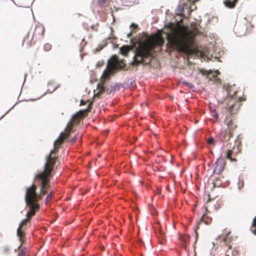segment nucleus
Here are the masks:
<instances>
[{"instance_id":"9b49d317","label":"nucleus","mask_w":256,"mask_h":256,"mask_svg":"<svg viewBox=\"0 0 256 256\" xmlns=\"http://www.w3.org/2000/svg\"><path fill=\"white\" fill-rule=\"evenodd\" d=\"M136 82V78L134 77H131L128 78L122 84V87L124 89L130 88Z\"/></svg>"},{"instance_id":"a18cd8bd","label":"nucleus","mask_w":256,"mask_h":256,"mask_svg":"<svg viewBox=\"0 0 256 256\" xmlns=\"http://www.w3.org/2000/svg\"><path fill=\"white\" fill-rule=\"evenodd\" d=\"M134 256H142L140 254V253H136L134 255Z\"/></svg>"},{"instance_id":"e433bc0d","label":"nucleus","mask_w":256,"mask_h":256,"mask_svg":"<svg viewBox=\"0 0 256 256\" xmlns=\"http://www.w3.org/2000/svg\"><path fill=\"white\" fill-rule=\"evenodd\" d=\"M53 84H54V82L52 80H50V81L48 82V86H50L52 85Z\"/></svg>"},{"instance_id":"4d7b16f0","label":"nucleus","mask_w":256,"mask_h":256,"mask_svg":"<svg viewBox=\"0 0 256 256\" xmlns=\"http://www.w3.org/2000/svg\"><path fill=\"white\" fill-rule=\"evenodd\" d=\"M34 2V0L32 2V3H33V2Z\"/></svg>"},{"instance_id":"473e14b6","label":"nucleus","mask_w":256,"mask_h":256,"mask_svg":"<svg viewBox=\"0 0 256 256\" xmlns=\"http://www.w3.org/2000/svg\"><path fill=\"white\" fill-rule=\"evenodd\" d=\"M10 250V248L8 246H6L4 248V252L5 254H8Z\"/></svg>"},{"instance_id":"bb28decb","label":"nucleus","mask_w":256,"mask_h":256,"mask_svg":"<svg viewBox=\"0 0 256 256\" xmlns=\"http://www.w3.org/2000/svg\"><path fill=\"white\" fill-rule=\"evenodd\" d=\"M177 9L180 14H182L184 12V8L180 5L178 4V6Z\"/></svg>"},{"instance_id":"c756f323","label":"nucleus","mask_w":256,"mask_h":256,"mask_svg":"<svg viewBox=\"0 0 256 256\" xmlns=\"http://www.w3.org/2000/svg\"><path fill=\"white\" fill-rule=\"evenodd\" d=\"M103 48L104 46H100L98 47L95 48L94 52L96 54V52H100Z\"/></svg>"},{"instance_id":"5fc2aeb1","label":"nucleus","mask_w":256,"mask_h":256,"mask_svg":"<svg viewBox=\"0 0 256 256\" xmlns=\"http://www.w3.org/2000/svg\"><path fill=\"white\" fill-rule=\"evenodd\" d=\"M198 224H198V226H197V228H198Z\"/></svg>"},{"instance_id":"3c124183","label":"nucleus","mask_w":256,"mask_h":256,"mask_svg":"<svg viewBox=\"0 0 256 256\" xmlns=\"http://www.w3.org/2000/svg\"><path fill=\"white\" fill-rule=\"evenodd\" d=\"M244 30H246V26H244ZM245 32H246V30H245Z\"/></svg>"},{"instance_id":"6e6552de","label":"nucleus","mask_w":256,"mask_h":256,"mask_svg":"<svg viewBox=\"0 0 256 256\" xmlns=\"http://www.w3.org/2000/svg\"><path fill=\"white\" fill-rule=\"evenodd\" d=\"M214 173L216 172V170L218 169V172H222L224 169V160L220 156L214 164Z\"/></svg>"},{"instance_id":"a19ab883","label":"nucleus","mask_w":256,"mask_h":256,"mask_svg":"<svg viewBox=\"0 0 256 256\" xmlns=\"http://www.w3.org/2000/svg\"><path fill=\"white\" fill-rule=\"evenodd\" d=\"M106 0H98V2L104 4L106 2Z\"/></svg>"},{"instance_id":"09e8293b","label":"nucleus","mask_w":256,"mask_h":256,"mask_svg":"<svg viewBox=\"0 0 256 256\" xmlns=\"http://www.w3.org/2000/svg\"><path fill=\"white\" fill-rule=\"evenodd\" d=\"M196 240H197L198 238V233L196 232Z\"/></svg>"},{"instance_id":"c85d7f7f","label":"nucleus","mask_w":256,"mask_h":256,"mask_svg":"<svg viewBox=\"0 0 256 256\" xmlns=\"http://www.w3.org/2000/svg\"><path fill=\"white\" fill-rule=\"evenodd\" d=\"M213 117L216 120H218V114L216 112V110H214V112H213Z\"/></svg>"},{"instance_id":"a878e982","label":"nucleus","mask_w":256,"mask_h":256,"mask_svg":"<svg viewBox=\"0 0 256 256\" xmlns=\"http://www.w3.org/2000/svg\"><path fill=\"white\" fill-rule=\"evenodd\" d=\"M26 248H24L22 250H21L20 252L18 253V256H26Z\"/></svg>"},{"instance_id":"f257e3e1","label":"nucleus","mask_w":256,"mask_h":256,"mask_svg":"<svg viewBox=\"0 0 256 256\" xmlns=\"http://www.w3.org/2000/svg\"><path fill=\"white\" fill-rule=\"evenodd\" d=\"M226 91L228 98L230 99V100L228 102L227 108L225 109L228 114L225 116L224 122L230 130H234L236 128V126L233 123L232 120L230 118L229 116L234 114L237 112L240 106L238 101L241 98L240 96L238 100H235L237 92L234 91L233 94H231L228 90H226Z\"/></svg>"},{"instance_id":"ddd939ff","label":"nucleus","mask_w":256,"mask_h":256,"mask_svg":"<svg viewBox=\"0 0 256 256\" xmlns=\"http://www.w3.org/2000/svg\"><path fill=\"white\" fill-rule=\"evenodd\" d=\"M238 0H224L223 4L227 8H235Z\"/></svg>"},{"instance_id":"2f4dec72","label":"nucleus","mask_w":256,"mask_h":256,"mask_svg":"<svg viewBox=\"0 0 256 256\" xmlns=\"http://www.w3.org/2000/svg\"><path fill=\"white\" fill-rule=\"evenodd\" d=\"M18 104V102H16L9 110H8L1 118H4L11 110H12L14 106Z\"/></svg>"},{"instance_id":"6ab92c4d","label":"nucleus","mask_w":256,"mask_h":256,"mask_svg":"<svg viewBox=\"0 0 256 256\" xmlns=\"http://www.w3.org/2000/svg\"><path fill=\"white\" fill-rule=\"evenodd\" d=\"M54 193V191H51L50 193H48L45 198V203L48 204L50 202V198H52V196Z\"/></svg>"},{"instance_id":"20e7f679","label":"nucleus","mask_w":256,"mask_h":256,"mask_svg":"<svg viewBox=\"0 0 256 256\" xmlns=\"http://www.w3.org/2000/svg\"><path fill=\"white\" fill-rule=\"evenodd\" d=\"M34 180H38L40 181V191H43L44 190H48L50 188V184L48 182L44 179L43 174L40 172L36 174L34 178Z\"/></svg>"},{"instance_id":"49530a36","label":"nucleus","mask_w":256,"mask_h":256,"mask_svg":"<svg viewBox=\"0 0 256 256\" xmlns=\"http://www.w3.org/2000/svg\"><path fill=\"white\" fill-rule=\"evenodd\" d=\"M20 247H21V245H20L16 249H15L14 252H17L20 248Z\"/></svg>"},{"instance_id":"7c9ffc66","label":"nucleus","mask_w":256,"mask_h":256,"mask_svg":"<svg viewBox=\"0 0 256 256\" xmlns=\"http://www.w3.org/2000/svg\"><path fill=\"white\" fill-rule=\"evenodd\" d=\"M54 92L53 90L52 91H50L49 89H48L46 92L44 94L42 95L40 97H39L38 98V99H40V98H42L43 96H45L46 94H52V93Z\"/></svg>"},{"instance_id":"cd10ccee","label":"nucleus","mask_w":256,"mask_h":256,"mask_svg":"<svg viewBox=\"0 0 256 256\" xmlns=\"http://www.w3.org/2000/svg\"><path fill=\"white\" fill-rule=\"evenodd\" d=\"M130 28L131 29H132L133 30L136 29L138 28V25L137 24L133 22V23L131 24L130 25Z\"/></svg>"},{"instance_id":"6e6d98bb","label":"nucleus","mask_w":256,"mask_h":256,"mask_svg":"<svg viewBox=\"0 0 256 256\" xmlns=\"http://www.w3.org/2000/svg\"><path fill=\"white\" fill-rule=\"evenodd\" d=\"M225 256H229L228 255V254H226Z\"/></svg>"},{"instance_id":"393cba45","label":"nucleus","mask_w":256,"mask_h":256,"mask_svg":"<svg viewBox=\"0 0 256 256\" xmlns=\"http://www.w3.org/2000/svg\"><path fill=\"white\" fill-rule=\"evenodd\" d=\"M52 48V46L50 44H46L44 46V51H49Z\"/></svg>"},{"instance_id":"4c0bfd02","label":"nucleus","mask_w":256,"mask_h":256,"mask_svg":"<svg viewBox=\"0 0 256 256\" xmlns=\"http://www.w3.org/2000/svg\"><path fill=\"white\" fill-rule=\"evenodd\" d=\"M77 139V136H74V138L72 139V142H74L76 141Z\"/></svg>"},{"instance_id":"58836bf2","label":"nucleus","mask_w":256,"mask_h":256,"mask_svg":"<svg viewBox=\"0 0 256 256\" xmlns=\"http://www.w3.org/2000/svg\"><path fill=\"white\" fill-rule=\"evenodd\" d=\"M132 36V31L127 34V37L129 38H130Z\"/></svg>"},{"instance_id":"0eeeda50","label":"nucleus","mask_w":256,"mask_h":256,"mask_svg":"<svg viewBox=\"0 0 256 256\" xmlns=\"http://www.w3.org/2000/svg\"><path fill=\"white\" fill-rule=\"evenodd\" d=\"M136 55V58L138 57L137 58V64L138 65H140L144 62V61L148 58L150 56V54L148 52H144L143 50H140L137 52L136 54H135Z\"/></svg>"},{"instance_id":"37998d69","label":"nucleus","mask_w":256,"mask_h":256,"mask_svg":"<svg viewBox=\"0 0 256 256\" xmlns=\"http://www.w3.org/2000/svg\"><path fill=\"white\" fill-rule=\"evenodd\" d=\"M44 32H45V28H44L43 26V28H42V36H44Z\"/></svg>"},{"instance_id":"423d86ee","label":"nucleus","mask_w":256,"mask_h":256,"mask_svg":"<svg viewBox=\"0 0 256 256\" xmlns=\"http://www.w3.org/2000/svg\"><path fill=\"white\" fill-rule=\"evenodd\" d=\"M177 40L180 46H186L190 42V38L186 32H182L178 36Z\"/></svg>"},{"instance_id":"9d476101","label":"nucleus","mask_w":256,"mask_h":256,"mask_svg":"<svg viewBox=\"0 0 256 256\" xmlns=\"http://www.w3.org/2000/svg\"><path fill=\"white\" fill-rule=\"evenodd\" d=\"M230 232H228L226 230H223V233L218 236V240L224 242L225 244L228 246V242H230V241H228Z\"/></svg>"},{"instance_id":"8fccbe9b","label":"nucleus","mask_w":256,"mask_h":256,"mask_svg":"<svg viewBox=\"0 0 256 256\" xmlns=\"http://www.w3.org/2000/svg\"><path fill=\"white\" fill-rule=\"evenodd\" d=\"M35 100H36V99H31V100H31V101H34Z\"/></svg>"},{"instance_id":"5701e85b","label":"nucleus","mask_w":256,"mask_h":256,"mask_svg":"<svg viewBox=\"0 0 256 256\" xmlns=\"http://www.w3.org/2000/svg\"><path fill=\"white\" fill-rule=\"evenodd\" d=\"M48 192V190H44L43 191H40V193H38L37 192H36V193L40 196V198L38 199V200L42 199L44 196Z\"/></svg>"},{"instance_id":"f704fd0d","label":"nucleus","mask_w":256,"mask_h":256,"mask_svg":"<svg viewBox=\"0 0 256 256\" xmlns=\"http://www.w3.org/2000/svg\"><path fill=\"white\" fill-rule=\"evenodd\" d=\"M102 65V64H101L100 62V61H99V62H98L96 63V67L97 68H99L101 67Z\"/></svg>"},{"instance_id":"f03ea898","label":"nucleus","mask_w":256,"mask_h":256,"mask_svg":"<svg viewBox=\"0 0 256 256\" xmlns=\"http://www.w3.org/2000/svg\"><path fill=\"white\" fill-rule=\"evenodd\" d=\"M36 190L37 186L34 183L26 188L24 201L26 206L30 207L29 210L26 212L27 217L34 216V211L39 209V204L38 202L40 198L36 193Z\"/></svg>"},{"instance_id":"f3484780","label":"nucleus","mask_w":256,"mask_h":256,"mask_svg":"<svg viewBox=\"0 0 256 256\" xmlns=\"http://www.w3.org/2000/svg\"><path fill=\"white\" fill-rule=\"evenodd\" d=\"M77 116V113H76L74 114L72 116V118H71V120H70L68 122V124H67V126L66 128V130H67L69 131L68 132H71L72 131V127L70 126L71 125V123H72V120L73 118H74L76 116Z\"/></svg>"},{"instance_id":"79ce46f5","label":"nucleus","mask_w":256,"mask_h":256,"mask_svg":"<svg viewBox=\"0 0 256 256\" xmlns=\"http://www.w3.org/2000/svg\"><path fill=\"white\" fill-rule=\"evenodd\" d=\"M28 34H29L28 33V34H27L26 36L24 38L23 41H22V45H23V44H24V42H25V40H26V37H27V36H28Z\"/></svg>"},{"instance_id":"b1692460","label":"nucleus","mask_w":256,"mask_h":256,"mask_svg":"<svg viewBox=\"0 0 256 256\" xmlns=\"http://www.w3.org/2000/svg\"><path fill=\"white\" fill-rule=\"evenodd\" d=\"M244 186V182L243 180H240L238 179V188L239 190H240Z\"/></svg>"},{"instance_id":"c9c22d12","label":"nucleus","mask_w":256,"mask_h":256,"mask_svg":"<svg viewBox=\"0 0 256 256\" xmlns=\"http://www.w3.org/2000/svg\"><path fill=\"white\" fill-rule=\"evenodd\" d=\"M104 79H105V82H106L107 81L109 80L110 79V76H105V78H103Z\"/></svg>"},{"instance_id":"7ed1b4c3","label":"nucleus","mask_w":256,"mask_h":256,"mask_svg":"<svg viewBox=\"0 0 256 256\" xmlns=\"http://www.w3.org/2000/svg\"><path fill=\"white\" fill-rule=\"evenodd\" d=\"M62 134V132L59 137L54 140V148L51 150L50 153L46 158V162L44 165V170L45 171H50L54 168L56 160L58 156L56 155V152L58 150V148L56 147V143L60 140V136Z\"/></svg>"},{"instance_id":"dca6fc26","label":"nucleus","mask_w":256,"mask_h":256,"mask_svg":"<svg viewBox=\"0 0 256 256\" xmlns=\"http://www.w3.org/2000/svg\"><path fill=\"white\" fill-rule=\"evenodd\" d=\"M200 221L204 222L206 224H208L210 223L212 218L206 215H202L200 218Z\"/></svg>"},{"instance_id":"aec40b11","label":"nucleus","mask_w":256,"mask_h":256,"mask_svg":"<svg viewBox=\"0 0 256 256\" xmlns=\"http://www.w3.org/2000/svg\"><path fill=\"white\" fill-rule=\"evenodd\" d=\"M182 84L192 90H193L194 88V86L192 83L188 82L183 80L182 82Z\"/></svg>"},{"instance_id":"2eb2a0df","label":"nucleus","mask_w":256,"mask_h":256,"mask_svg":"<svg viewBox=\"0 0 256 256\" xmlns=\"http://www.w3.org/2000/svg\"><path fill=\"white\" fill-rule=\"evenodd\" d=\"M206 142L208 147L214 146L216 142L215 139L212 136L206 138Z\"/></svg>"},{"instance_id":"4468645a","label":"nucleus","mask_w":256,"mask_h":256,"mask_svg":"<svg viewBox=\"0 0 256 256\" xmlns=\"http://www.w3.org/2000/svg\"><path fill=\"white\" fill-rule=\"evenodd\" d=\"M119 68L120 70H132L133 68H131L130 66H128L127 64L124 62V60H122V61L120 62L118 64Z\"/></svg>"},{"instance_id":"1a4fd4ad","label":"nucleus","mask_w":256,"mask_h":256,"mask_svg":"<svg viewBox=\"0 0 256 256\" xmlns=\"http://www.w3.org/2000/svg\"><path fill=\"white\" fill-rule=\"evenodd\" d=\"M27 219L24 218V219L19 224L18 228L16 230V236L18 238L20 242L23 244L24 241V238L22 236V234L23 232L22 230H20V228L22 226V224L26 222Z\"/></svg>"},{"instance_id":"c03bdc74","label":"nucleus","mask_w":256,"mask_h":256,"mask_svg":"<svg viewBox=\"0 0 256 256\" xmlns=\"http://www.w3.org/2000/svg\"><path fill=\"white\" fill-rule=\"evenodd\" d=\"M60 86V84H58V86H56L53 90V92H54Z\"/></svg>"},{"instance_id":"ea45409f","label":"nucleus","mask_w":256,"mask_h":256,"mask_svg":"<svg viewBox=\"0 0 256 256\" xmlns=\"http://www.w3.org/2000/svg\"><path fill=\"white\" fill-rule=\"evenodd\" d=\"M26 76H27V74H24V82H23L22 86V88H21V90L22 89V86H24V82H25V81H26Z\"/></svg>"},{"instance_id":"de8ad7c7","label":"nucleus","mask_w":256,"mask_h":256,"mask_svg":"<svg viewBox=\"0 0 256 256\" xmlns=\"http://www.w3.org/2000/svg\"><path fill=\"white\" fill-rule=\"evenodd\" d=\"M106 68L104 70L103 74H102V76L104 74V72H106Z\"/></svg>"},{"instance_id":"864d4df0","label":"nucleus","mask_w":256,"mask_h":256,"mask_svg":"<svg viewBox=\"0 0 256 256\" xmlns=\"http://www.w3.org/2000/svg\"><path fill=\"white\" fill-rule=\"evenodd\" d=\"M228 246L229 248H230V249L232 248L230 246Z\"/></svg>"},{"instance_id":"a211bd4d","label":"nucleus","mask_w":256,"mask_h":256,"mask_svg":"<svg viewBox=\"0 0 256 256\" xmlns=\"http://www.w3.org/2000/svg\"><path fill=\"white\" fill-rule=\"evenodd\" d=\"M251 230L252 232L256 235V216L254 218L252 223Z\"/></svg>"},{"instance_id":"603ef678","label":"nucleus","mask_w":256,"mask_h":256,"mask_svg":"<svg viewBox=\"0 0 256 256\" xmlns=\"http://www.w3.org/2000/svg\"><path fill=\"white\" fill-rule=\"evenodd\" d=\"M68 136H66V138H66V139L68 138Z\"/></svg>"},{"instance_id":"39448f33","label":"nucleus","mask_w":256,"mask_h":256,"mask_svg":"<svg viewBox=\"0 0 256 256\" xmlns=\"http://www.w3.org/2000/svg\"><path fill=\"white\" fill-rule=\"evenodd\" d=\"M98 86L102 92H106L109 94H110L112 92L114 93L116 90H119L122 86V84L120 83H116L114 85L111 86V89L110 92H108V90L107 89L104 84H98Z\"/></svg>"},{"instance_id":"412c9836","label":"nucleus","mask_w":256,"mask_h":256,"mask_svg":"<svg viewBox=\"0 0 256 256\" xmlns=\"http://www.w3.org/2000/svg\"><path fill=\"white\" fill-rule=\"evenodd\" d=\"M231 152H232L230 150H228V151H227L226 154V158L230 160L231 162L236 161V158L231 157V154H232Z\"/></svg>"},{"instance_id":"f8f14e48","label":"nucleus","mask_w":256,"mask_h":256,"mask_svg":"<svg viewBox=\"0 0 256 256\" xmlns=\"http://www.w3.org/2000/svg\"><path fill=\"white\" fill-rule=\"evenodd\" d=\"M155 233L159 242L160 244H163L164 242V232L162 230L158 228L155 230Z\"/></svg>"},{"instance_id":"72a5a7b5","label":"nucleus","mask_w":256,"mask_h":256,"mask_svg":"<svg viewBox=\"0 0 256 256\" xmlns=\"http://www.w3.org/2000/svg\"><path fill=\"white\" fill-rule=\"evenodd\" d=\"M190 236H186L184 238V242H188L190 240Z\"/></svg>"},{"instance_id":"4be33fe9","label":"nucleus","mask_w":256,"mask_h":256,"mask_svg":"<svg viewBox=\"0 0 256 256\" xmlns=\"http://www.w3.org/2000/svg\"><path fill=\"white\" fill-rule=\"evenodd\" d=\"M133 60L132 61L130 62V66H138L137 64V58H136V55L134 54V56H133V58H132Z\"/></svg>"}]
</instances>
